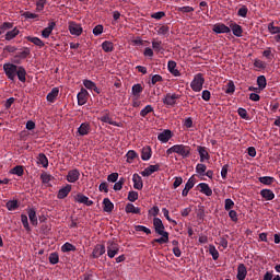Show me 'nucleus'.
I'll use <instances>...</instances> for the list:
<instances>
[{
    "label": "nucleus",
    "instance_id": "f257e3e1",
    "mask_svg": "<svg viewBox=\"0 0 280 280\" xmlns=\"http://www.w3.org/2000/svg\"><path fill=\"white\" fill-rule=\"evenodd\" d=\"M3 71L11 82H14L16 80V77L20 82H27V70H25V67L23 66H16L14 63H4L3 65Z\"/></svg>",
    "mask_w": 280,
    "mask_h": 280
},
{
    "label": "nucleus",
    "instance_id": "f03ea898",
    "mask_svg": "<svg viewBox=\"0 0 280 280\" xmlns=\"http://www.w3.org/2000/svg\"><path fill=\"white\" fill-rule=\"evenodd\" d=\"M174 153L178 154L183 159H189V156H191V147L185 144H175L166 150L167 156Z\"/></svg>",
    "mask_w": 280,
    "mask_h": 280
},
{
    "label": "nucleus",
    "instance_id": "7ed1b4c3",
    "mask_svg": "<svg viewBox=\"0 0 280 280\" xmlns=\"http://www.w3.org/2000/svg\"><path fill=\"white\" fill-rule=\"evenodd\" d=\"M205 85V77H202V73H198L195 75L194 80L190 83V88L195 93H200L202 91V86Z\"/></svg>",
    "mask_w": 280,
    "mask_h": 280
},
{
    "label": "nucleus",
    "instance_id": "20e7f679",
    "mask_svg": "<svg viewBox=\"0 0 280 280\" xmlns=\"http://www.w3.org/2000/svg\"><path fill=\"white\" fill-rule=\"evenodd\" d=\"M178 100H180V95L176 93H167L163 98L162 102L165 106H168L171 108H174L175 105H177Z\"/></svg>",
    "mask_w": 280,
    "mask_h": 280
},
{
    "label": "nucleus",
    "instance_id": "39448f33",
    "mask_svg": "<svg viewBox=\"0 0 280 280\" xmlns=\"http://www.w3.org/2000/svg\"><path fill=\"white\" fill-rule=\"evenodd\" d=\"M119 254V244L115 241H108L107 242V257L109 259H113L115 255Z\"/></svg>",
    "mask_w": 280,
    "mask_h": 280
},
{
    "label": "nucleus",
    "instance_id": "423d86ee",
    "mask_svg": "<svg viewBox=\"0 0 280 280\" xmlns=\"http://www.w3.org/2000/svg\"><path fill=\"white\" fill-rule=\"evenodd\" d=\"M74 201L79 202V205H85V207H93V200L89 199L86 195L79 192L74 196Z\"/></svg>",
    "mask_w": 280,
    "mask_h": 280
},
{
    "label": "nucleus",
    "instance_id": "0eeeda50",
    "mask_svg": "<svg viewBox=\"0 0 280 280\" xmlns=\"http://www.w3.org/2000/svg\"><path fill=\"white\" fill-rule=\"evenodd\" d=\"M100 120L103 121V124H109V126H116L117 128L121 126V124L110 118V113L108 112V109L104 110L103 115L100 117Z\"/></svg>",
    "mask_w": 280,
    "mask_h": 280
},
{
    "label": "nucleus",
    "instance_id": "6e6552de",
    "mask_svg": "<svg viewBox=\"0 0 280 280\" xmlns=\"http://www.w3.org/2000/svg\"><path fill=\"white\" fill-rule=\"evenodd\" d=\"M212 32H214V34H231V27L226 26L224 23H217L213 25Z\"/></svg>",
    "mask_w": 280,
    "mask_h": 280
},
{
    "label": "nucleus",
    "instance_id": "1a4fd4ad",
    "mask_svg": "<svg viewBox=\"0 0 280 280\" xmlns=\"http://www.w3.org/2000/svg\"><path fill=\"white\" fill-rule=\"evenodd\" d=\"M197 152L200 156V163H205V161H209L211 159V155H209V150L207 147L198 145Z\"/></svg>",
    "mask_w": 280,
    "mask_h": 280
},
{
    "label": "nucleus",
    "instance_id": "9d476101",
    "mask_svg": "<svg viewBox=\"0 0 280 280\" xmlns=\"http://www.w3.org/2000/svg\"><path fill=\"white\" fill-rule=\"evenodd\" d=\"M66 180H68V183H78V180H80V171L78 168L70 170Z\"/></svg>",
    "mask_w": 280,
    "mask_h": 280
},
{
    "label": "nucleus",
    "instance_id": "9b49d317",
    "mask_svg": "<svg viewBox=\"0 0 280 280\" xmlns=\"http://www.w3.org/2000/svg\"><path fill=\"white\" fill-rule=\"evenodd\" d=\"M153 226H154L155 233H158V235L167 233L165 231V225L163 224V221L160 218L153 219Z\"/></svg>",
    "mask_w": 280,
    "mask_h": 280
},
{
    "label": "nucleus",
    "instance_id": "f8f14e48",
    "mask_svg": "<svg viewBox=\"0 0 280 280\" xmlns=\"http://www.w3.org/2000/svg\"><path fill=\"white\" fill-rule=\"evenodd\" d=\"M230 30L232 31V34L236 36V38H242V34H244V28L235 22L230 23Z\"/></svg>",
    "mask_w": 280,
    "mask_h": 280
},
{
    "label": "nucleus",
    "instance_id": "ddd939ff",
    "mask_svg": "<svg viewBox=\"0 0 280 280\" xmlns=\"http://www.w3.org/2000/svg\"><path fill=\"white\" fill-rule=\"evenodd\" d=\"M71 189H72L71 184H67L65 187L59 189V191L57 194L58 200H65V198H67V196H69V194H71Z\"/></svg>",
    "mask_w": 280,
    "mask_h": 280
},
{
    "label": "nucleus",
    "instance_id": "4468645a",
    "mask_svg": "<svg viewBox=\"0 0 280 280\" xmlns=\"http://www.w3.org/2000/svg\"><path fill=\"white\" fill-rule=\"evenodd\" d=\"M82 25L71 22L69 25V32L72 34V36H81L82 35Z\"/></svg>",
    "mask_w": 280,
    "mask_h": 280
},
{
    "label": "nucleus",
    "instance_id": "2eb2a0df",
    "mask_svg": "<svg viewBox=\"0 0 280 280\" xmlns=\"http://www.w3.org/2000/svg\"><path fill=\"white\" fill-rule=\"evenodd\" d=\"M91 132V124L89 122H82L80 127L78 128L77 135L79 137H86Z\"/></svg>",
    "mask_w": 280,
    "mask_h": 280
},
{
    "label": "nucleus",
    "instance_id": "dca6fc26",
    "mask_svg": "<svg viewBox=\"0 0 280 280\" xmlns=\"http://www.w3.org/2000/svg\"><path fill=\"white\" fill-rule=\"evenodd\" d=\"M160 170H161V165H159V164L149 165L140 174H141V176L148 177V176H152V174H154V172H159Z\"/></svg>",
    "mask_w": 280,
    "mask_h": 280
},
{
    "label": "nucleus",
    "instance_id": "f3484780",
    "mask_svg": "<svg viewBox=\"0 0 280 280\" xmlns=\"http://www.w3.org/2000/svg\"><path fill=\"white\" fill-rule=\"evenodd\" d=\"M104 253H106V246L98 244L93 249L92 257H93V259H100V257H102V255H104Z\"/></svg>",
    "mask_w": 280,
    "mask_h": 280
},
{
    "label": "nucleus",
    "instance_id": "a211bd4d",
    "mask_svg": "<svg viewBox=\"0 0 280 280\" xmlns=\"http://www.w3.org/2000/svg\"><path fill=\"white\" fill-rule=\"evenodd\" d=\"M27 215H28L31 224L33 226H38V217H36V209L28 208L27 209Z\"/></svg>",
    "mask_w": 280,
    "mask_h": 280
},
{
    "label": "nucleus",
    "instance_id": "6ab92c4d",
    "mask_svg": "<svg viewBox=\"0 0 280 280\" xmlns=\"http://www.w3.org/2000/svg\"><path fill=\"white\" fill-rule=\"evenodd\" d=\"M172 137V130L170 129H165L163 132L158 135V139L161 141V143H167Z\"/></svg>",
    "mask_w": 280,
    "mask_h": 280
},
{
    "label": "nucleus",
    "instance_id": "aec40b11",
    "mask_svg": "<svg viewBox=\"0 0 280 280\" xmlns=\"http://www.w3.org/2000/svg\"><path fill=\"white\" fill-rule=\"evenodd\" d=\"M167 70H168L170 73H172V75H174L175 78H180V71H178V69H176V61L170 60V61L167 62Z\"/></svg>",
    "mask_w": 280,
    "mask_h": 280
},
{
    "label": "nucleus",
    "instance_id": "412c9836",
    "mask_svg": "<svg viewBox=\"0 0 280 280\" xmlns=\"http://www.w3.org/2000/svg\"><path fill=\"white\" fill-rule=\"evenodd\" d=\"M246 275H248V270L246 269V266L244 264H240L237 267V280H244L246 279Z\"/></svg>",
    "mask_w": 280,
    "mask_h": 280
},
{
    "label": "nucleus",
    "instance_id": "4be33fe9",
    "mask_svg": "<svg viewBox=\"0 0 280 280\" xmlns=\"http://www.w3.org/2000/svg\"><path fill=\"white\" fill-rule=\"evenodd\" d=\"M55 27H56V22H49L48 26L42 31V37L49 38V36H51V32H54Z\"/></svg>",
    "mask_w": 280,
    "mask_h": 280
},
{
    "label": "nucleus",
    "instance_id": "5701e85b",
    "mask_svg": "<svg viewBox=\"0 0 280 280\" xmlns=\"http://www.w3.org/2000/svg\"><path fill=\"white\" fill-rule=\"evenodd\" d=\"M86 95H89V92L85 89H81L80 93L77 95L79 106L86 104Z\"/></svg>",
    "mask_w": 280,
    "mask_h": 280
},
{
    "label": "nucleus",
    "instance_id": "b1692460",
    "mask_svg": "<svg viewBox=\"0 0 280 280\" xmlns=\"http://www.w3.org/2000/svg\"><path fill=\"white\" fill-rule=\"evenodd\" d=\"M113 209H115L113 201H110L109 198L103 199V211H105V213H113Z\"/></svg>",
    "mask_w": 280,
    "mask_h": 280
},
{
    "label": "nucleus",
    "instance_id": "393cba45",
    "mask_svg": "<svg viewBox=\"0 0 280 280\" xmlns=\"http://www.w3.org/2000/svg\"><path fill=\"white\" fill-rule=\"evenodd\" d=\"M198 187H199V191L201 194H205V196H213V190L211 189V187H209V184L200 183Z\"/></svg>",
    "mask_w": 280,
    "mask_h": 280
},
{
    "label": "nucleus",
    "instance_id": "a878e982",
    "mask_svg": "<svg viewBox=\"0 0 280 280\" xmlns=\"http://www.w3.org/2000/svg\"><path fill=\"white\" fill-rule=\"evenodd\" d=\"M58 93H60V89L52 88L51 91L47 94L46 100L54 104L56 102V97H58Z\"/></svg>",
    "mask_w": 280,
    "mask_h": 280
},
{
    "label": "nucleus",
    "instance_id": "bb28decb",
    "mask_svg": "<svg viewBox=\"0 0 280 280\" xmlns=\"http://www.w3.org/2000/svg\"><path fill=\"white\" fill-rule=\"evenodd\" d=\"M132 182H133V187L136 189H138L139 191L143 189V179L141 178V176H139V174H133Z\"/></svg>",
    "mask_w": 280,
    "mask_h": 280
},
{
    "label": "nucleus",
    "instance_id": "cd10ccee",
    "mask_svg": "<svg viewBox=\"0 0 280 280\" xmlns=\"http://www.w3.org/2000/svg\"><path fill=\"white\" fill-rule=\"evenodd\" d=\"M25 39L28 40V43H33V45H35L36 47H39V49H43V47H45V42H43L38 37L26 36Z\"/></svg>",
    "mask_w": 280,
    "mask_h": 280
},
{
    "label": "nucleus",
    "instance_id": "c85d7f7f",
    "mask_svg": "<svg viewBox=\"0 0 280 280\" xmlns=\"http://www.w3.org/2000/svg\"><path fill=\"white\" fill-rule=\"evenodd\" d=\"M141 159L142 161H150L152 159V148L143 147L141 150Z\"/></svg>",
    "mask_w": 280,
    "mask_h": 280
},
{
    "label": "nucleus",
    "instance_id": "c756f323",
    "mask_svg": "<svg viewBox=\"0 0 280 280\" xmlns=\"http://www.w3.org/2000/svg\"><path fill=\"white\" fill-rule=\"evenodd\" d=\"M131 93L137 100H139L143 93V86L140 83L133 84L131 88Z\"/></svg>",
    "mask_w": 280,
    "mask_h": 280
},
{
    "label": "nucleus",
    "instance_id": "7c9ffc66",
    "mask_svg": "<svg viewBox=\"0 0 280 280\" xmlns=\"http://www.w3.org/2000/svg\"><path fill=\"white\" fill-rule=\"evenodd\" d=\"M126 213H135L137 215H141V208L135 207L133 203H127L125 207Z\"/></svg>",
    "mask_w": 280,
    "mask_h": 280
},
{
    "label": "nucleus",
    "instance_id": "2f4dec72",
    "mask_svg": "<svg viewBox=\"0 0 280 280\" xmlns=\"http://www.w3.org/2000/svg\"><path fill=\"white\" fill-rule=\"evenodd\" d=\"M162 237L160 238H154L152 241V244H167V242H170V233L168 232H164L162 234H159Z\"/></svg>",
    "mask_w": 280,
    "mask_h": 280
},
{
    "label": "nucleus",
    "instance_id": "473e14b6",
    "mask_svg": "<svg viewBox=\"0 0 280 280\" xmlns=\"http://www.w3.org/2000/svg\"><path fill=\"white\" fill-rule=\"evenodd\" d=\"M102 49L105 54H110L112 51H115V44L110 40H105L102 43Z\"/></svg>",
    "mask_w": 280,
    "mask_h": 280
},
{
    "label": "nucleus",
    "instance_id": "72a5a7b5",
    "mask_svg": "<svg viewBox=\"0 0 280 280\" xmlns=\"http://www.w3.org/2000/svg\"><path fill=\"white\" fill-rule=\"evenodd\" d=\"M28 56H32V50L30 47H23L22 50L16 54L15 58L25 60V58H28Z\"/></svg>",
    "mask_w": 280,
    "mask_h": 280
},
{
    "label": "nucleus",
    "instance_id": "f704fd0d",
    "mask_svg": "<svg viewBox=\"0 0 280 280\" xmlns=\"http://www.w3.org/2000/svg\"><path fill=\"white\" fill-rule=\"evenodd\" d=\"M261 198H265L266 200H275V192L271 189H262L260 190Z\"/></svg>",
    "mask_w": 280,
    "mask_h": 280
},
{
    "label": "nucleus",
    "instance_id": "c9c22d12",
    "mask_svg": "<svg viewBox=\"0 0 280 280\" xmlns=\"http://www.w3.org/2000/svg\"><path fill=\"white\" fill-rule=\"evenodd\" d=\"M152 49H154V51L156 54H159L161 51H165V49L163 48V42L153 39L152 40Z\"/></svg>",
    "mask_w": 280,
    "mask_h": 280
},
{
    "label": "nucleus",
    "instance_id": "e433bc0d",
    "mask_svg": "<svg viewBox=\"0 0 280 280\" xmlns=\"http://www.w3.org/2000/svg\"><path fill=\"white\" fill-rule=\"evenodd\" d=\"M37 163H39V165H43V167H49V160L47 159V155H45V153L38 154Z\"/></svg>",
    "mask_w": 280,
    "mask_h": 280
},
{
    "label": "nucleus",
    "instance_id": "4c0bfd02",
    "mask_svg": "<svg viewBox=\"0 0 280 280\" xmlns=\"http://www.w3.org/2000/svg\"><path fill=\"white\" fill-rule=\"evenodd\" d=\"M259 183H261L262 185H267L270 186L273 183L277 182V179H275V177H270V176H262L258 178Z\"/></svg>",
    "mask_w": 280,
    "mask_h": 280
},
{
    "label": "nucleus",
    "instance_id": "58836bf2",
    "mask_svg": "<svg viewBox=\"0 0 280 280\" xmlns=\"http://www.w3.org/2000/svg\"><path fill=\"white\" fill-rule=\"evenodd\" d=\"M77 248L73 244L67 242L61 246L62 253H75Z\"/></svg>",
    "mask_w": 280,
    "mask_h": 280
},
{
    "label": "nucleus",
    "instance_id": "ea45409f",
    "mask_svg": "<svg viewBox=\"0 0 280 280\" xmlns=\"http://www.w3.org/2000/svg\"><path fill=\"white\" fill-rule=\"evenodd\" d=\"M5 207L8 211H16V209H19V200H9Z\"/></svg>",
    "mask_w": 280,
    "mask_h": 280
},
{
    "label": "nucleus",
    "instance_id": "a19ab883",
    "mask_svg": "<svg viewBox=\"0 0 280 280\" xmlns=\"http://www.w3.org/2000/svg\"><path fill=\"white\" fill-rule=\"evenodd\" d=\"M20 34L19 28L14 27L12 31L7 32L5 40H12L16 38V35Z\"/></svg>",
    "mask_w": 280,
    "mask_h": 280
},
{
    "label": "nucleus",
    "instance_id": "79ce46f5",
    "mask_svg": "<svg viewBox=\"0 0 280 280\" xmlns=\"http://www.w3.org/2000/svg\"><path fill=\"white\" fill-rule=\"evenodd\" d=\"M267 81H266V77L265 75H259L257 78V85H258V89H260V91H264V89H266L267 86Z\"/></svg>",
    "mask_w": 280,
    "mask_h": 280
},
{
    "label": "nucleus",
    "instance_id": "37998d69",
    "mask_svg": "<svg viewBox=\"0 0 280 280\" xmlns=\"http://www.w3.org/2000/svg\"><path fill=\"white\" fill-rule=\"evenodd\" d=\"M40 180L44 185H49V183H51V180H54V176H51L47 173H42Z\"/></svg>",
    "mask_w": 280,
    "mask_h": 280
},
{
    "label": "nucleus",
    "instance_id": "c03bdc74",
    "mask_svg": "<svg viewBox=\"0 0 280 280\" xmlns=\"http://www.w3.org/2000/svg\"><path fill=\"white\" fill-rule=\"evenodd\" d=\"M150 113H154V107H152V105H147L143 109H141L140 117H148Z\"/></svg>",
    "mask_w": 280,
    "mask_h": 280
},
{
    "label": "nucleus",
    "instance_id": "a18cd8bd",
    "mask_svg": "<svg viewBox=\"0 0 280 280\" xmlns=\"http://www.w3.org/2000/svg\"><path fill=\"white\" fill-rule=\"evenodd\" d=\"M225 93L226 95H233L235 93V83L233 81H230L225 85Z\"/></svg>",
    "mask_w": 280,
    "mask_h": 280
},
{
    "label": "nucleus",
    "instance_id": "49530a36",
    "mask_svg": "<svg viewBox=\"0 0 280 280\" xmlns=\"http://www.w3.org/2000/svg\"><path fill=\"white\" fill-rule=\"evenodd\" d=\"M48 259H49V264H51L52 266H56V264H59L60 261V256L58 255V253H51Z\"/></svg>",
    "mask_w": 280,
    "mask_h": 280
},
{
    "label": "nucleus",
    "instance_id": "de8ad7c7",
    "mask_svg": "<svg viewBox=\"0 0 280 280\" xmlns=\"http://www.w3.org/2000/svg\"><path fill=\"white\" fill-rule=\"evenodd\" d=\"M125 183H126V178L120 177L118 182H115L114 191H121V189H124Z\"/></svg>",
    "mask_w": 280,
    "mask_h": 280
},
{
    "label": "nucleus",
    "instance_id": "09e8293b",
    "mask_svg": "<svg viewBox=\"0 0 280 280\" xmlns=\"http://www.w3.org/2000/svg\"><path fill=\"white\" fill-rule=\"evenodd\" d=\"M127 200H129V202H137V200H139V192L135 190L129 191Z\"/></svg>",
    "mask_w": 280,
    "mask_h": 280
},
{
    "label": "nucleus",
    "instance_id": "8fccbe9b",
    "mask_svg": "<svg viewBox=\"0 0 280 280\" xmlns=\"http://www.w3.org/2000/svg\"><path fill=\"white\" fill-rule=\"evenodd\" d=\"M11 174H15V176H23V174H25V170L23 166L18 165L11 170Z\"/></svg>",
    "mask_w": 280,
    "mask_h": 280
},
{
    "label": "nucleus",
    "instance_id": "3c124183",
    "mask_svg": "<svg viewBox=\"0 0 280 280\" xmlns=\"http://www.w3.org/2000/svg\"><path fill=\"white\" fill-rule=\"evenodd\" d=\"M207 172V165L199 163L196 165V173L199 174V176H205V173Z\"/></svg>",
    "mask_w": 280,
    "mask_h": 280
},
{
    "label": "nucleus",
    "instance_id": "603ef678",
    "mask_svg": "<svg viewBox=\"0 0 280 280\" xmlns=\"http://www.w3.org/2000/svg\"><path fill=\"white\" fill-rule=\"evenodd\" d=\"M158 34L160 36H168L170 35V26L167 25H162L158 30Z\"/></svg>",
    "mask_w": 280,
    "mask_h": 280
},
{
    "label": "nucleus",
    "instance_id": "864d4df0",
    "mask_svg": "<svg viewBox=\"0 0 280 280\" xmlns=\"http://www.w3.org/2000/svg\"><path fill=\"white\" fill-rule=\"evenodd\" d=\"M237 16H241L242 19H246V16H248V7L242 5L237 11Z\"/></svg>",
    "mask_w": 280,
    "mask_h": 280
},
{
    "label": "nucleus",
    "instance_id": "5fc2aeb1",
    "mask_svg": "<svg viewBox=\"0 0 280 280\" xmlns=\"http://www.w3.org/2000/svg\"><path fill=\"white\" fill-rule=\"evenodd\" d=\"M21 222L25 231H32V228H30V221L27 219V214H21Z\"/></svg>",
    "mask_w": 280,
    "mask_h": 280
},
{
    "label": "nucleus",
    "instance_id": "6e6d98bb",
    "mask_svg": "<svg viewBox=\"0 0 280 280\" xmlns=\"http://www.w3.org/2000/svg\"><path fill=\"white\" fill-rule=\"evenodd\" d=\"M209 253L212 256V259L214 261H218V259L220 258V253L218 252V249H215V246H210Z\"/></svg>",
    "mask_w": 280,
    "mask_h": 280
},
{
    "label": "nucleus",
    "instance_id": "4d7b16f0",
    "mask_svg": "<svg viewBox=\"0 0 280 280\" xmlns=\"http://www.w3.org/2000/svg\"><path fill=\"white\" fill-rule=\"evenodd\" d=\"M127 161L130 163V161H135V159L139 158V154L135 150H129L126 154Z\"/></svg>",
    "mask_w": 280,
    "mask_h": 280
},
{
    "label": "nucleus",
    "instance_id": "13d9d810",
    "mask_svg": "<svg viewBox=\"0 0 280 280\" xmlns=\"http://www.w3.org/2000/svg\"><path fill=\"white\" fill-rule=\"evenodd\" d=\"M12 27H14V24L10 22L2 23L0 26V34H3L7 30H12Z\"/></svg>",
    "mask_w": 280,
    "mask_h": 280
},
{
    "label": "nucleus",
    "instance_id": "bf43d9fd",
    "mask_svg": "<svg viewBox=\"0 0 280 280\" xmlns=\"http://www.w3.org/2000/svg\"><path fill=\"white\" fill-rule=\"evenodd\" d=\"M196 185V177L191 176L186 185H185V188L188 189L189 191H191V189H194V186Z\"/></svg>",
    "mask_w": 280,
    "mask_h": 280
},
{
    "label": "nucleus",
    "instance_id": "052dcab7",
    "mask_svg": "<svg viewBox=\"0 0 280 280\" xmlns=\"http://www.w3.org/2000/svg\"><path fill=\"white\" fill-rule=\"evenodd\" d=\"M268 30H269L270 34H280V27L275 26V22H271L268 24Z\"/></svg>",
    "mask_w": 280,
    "mask_h": 280
},
{
    "label": "nucleus",
    "instance_id": "680f3d73",
    "mask_svg": "<svg viewBox=\"0 0 280 280\" xmlns=\"http://www.w3.org/2000/svg\"><path fill=\"white\" fill-rule=\"evenodd\" d=\"M46 4H47V0H37L36 2L37 12H43V10H45Z\"/></svg>",
    "mask_w": 280,
    "mask_h": 280
},
{
    "label": "nucleus",
    "instance_id": "e2e57ef3",
    "mask_svg": "<svg viewBox=\"0 0 280 280\" xmlns=\"http://www.w3.org/2000/svg\"><path fill=\"white\" fill-rule=\"evenodd\" d=\"M136 231H141L142 233H145L147 235H151L152 234V230H150L149 228L144 226V225H136Z\"/></svg>",
    "mask_w": 280,
    "mask_h": 280
},
{
    "label": "nucleus",
    "instance_id": "0e129e2a",
    "mask_svg": "<svg viewBox=\"0 0 280 280\" xmlns=\"http://www.w3.org/2000/svg\"><path fill=\"white\" fill-rule=\"evenodd\" d=\"M103 33H104V26L102 24H98L93 28L94 36H101V34Z\"/></svg>",
    "mask_w": 280,
    "mask_h": 280
},
{
    "label": "nucleus",
    "instance_id": "69168bd1",
    "mask_svg": "<svg viewBox=\"0 0 280 280\" xmlns=\"http://www.w3.org/2000/svg\"><path fill=\"white\" fill-rule=\"evenodd\" d=\"M233 207H235V202L232 201V199H225V203H224V209L225 211H231V209H233Z\"/></svg>",
    "mask_w": 280,
    "mask_h": 280
},
{
    "label": "nucleus",
    "instance_id": "338daca9",
    "mask_svg": "<svg viewBox=\"0 0 280 280\" xmlns=\"http://www.w3.org/2000/svg\"><path fill=\"white\" fill-rule=\"evenodd\" d=\"M83 86H85V89H88L89 91H92L93 89H95V82L91 80H84Z\"/></svg>",
    "mask_w": 280,
    "mask_h": 280
},
{
    "label": "nucleus",
    "instance_id": "774afa93",
    "mask_svg": "<svg viewBox=\"0 0 280 280\" xmlns=\"http://www.w3.org/2000/svg\"><path fill=\"white\" fill-rule=\"evenodd\" d=\"M237 113L242 119H248V112L244 107H240Z\"/></svg>",
    "mask_w": 280,
    "mask_h": 280
}]
</instances>
